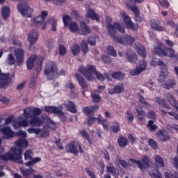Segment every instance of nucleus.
<instances>
[{"label": "nucleus", "mask_w": 178, "mask_h": 178, "mask_svg": "<svg viewBox=\"0 0 178 178\" xmlns=\"http://www.w3.org/2000/svg\"><path fill=\"white\" fill-rule=\"evenodd\" d=\"M42 113V110L37 107H28L24 109L22 116L25 119H31L29 120V124L33 127H40L42 124V120L40 119L37 116H40Z\"/></svg>", "instance_id": "obj_1"}, {"label": "nucleus", "mask_w": 178, "mask_h": 178, "mask_svg": "<svg viewBox=\"0 0 178 178\" xmlns=\"http://www.w3.org/2000/svg\"><path fill=\"white\" fill-rule=\"evenodd\" d=\"M78 72L81 73L88 81H95V77L94 76V74L96 75L97 80H99V81H104V80H105V76H104V74L97 71V68H95V66L94 65H88L86 68L83 66H80L78 69Z\"/></svg>", "instance_id": "obj_2"}, {"label": "nucleus", "mask_w": 178, "mask_h": 178, "mask_svg": "<svg viewBox=\"0 0 178 178\" xmlns=\"http://www.w3.org/2000/svg\"><path fill=\"white\" fill-rule=\"evenodd\" d=\"M2 144V139L0 138V158L3 161H14L17 163H23V160H22V150L11 148V154L8 153L5 155L3 154V147L1 146Z\"/></svg>", "instance_id": "obj_3"}, {"label": "nucleus", "mask_w": 178, "mask_h": 178, "mask_svg": "<svg viewBox=\"0 0 178 178\" xmlns=\"http://www.w3.org/2000/svg\"><path fill=\"white\" fill-rule=\"evenodd\" d=\"M165 45L162 43L159 42L158 47H155L152 49L154 54L159 55V56H168L169 58H175L176 54H175V50L172 48H168L163 49Z\"/></svg>", "instance_id": "obj_4"}, {"label": "nucleus", "mask_w": 178, "mask_h": 178, "mask_svg": "<svg viewBox=\"0 0 178 178\" xmlns=\"http://www.w3.org/2000/svg\"><path fill=\"white\" fill-rule=\"evenodd\" d=\"M16 136L17 137H22V138H20L19 140L15 141V147H13L15 149H19L21 151V155L23 152V150L22 149V148H27L29 147V142L24 139L27 137V133L24 131H19L18 132L16 133Z\"/></svg>", "instance_id": "obj_5"}, {"label": "nucleus", "mask_w": 178, "mask_h": 178, "mask_svg": "<svg viewBox=\"0 0 178 178\" xmlns=\"http://www.w3.org/2000/svg\"><path fill=\"white\" fill-rule=\"evenodd\" d=\"M106 22L108 33L112 38H113V36L116 34V30H118L120 33H124V26H121L119 23H114L113 25H111V23L112 22V19H111V17H107L106 18Z\"/></svg>", "instance_id": "obj_6"}, {"label": "nucleus", "mask_w": 178, "mask_h": 178, "mask_svg": "<svg viewBox=\"0 0 178 178\" xmlns=\"http://www.w3.org/2000/svg\"><path fill=\"white\" fill-rule=\"evenodd\" d=\"M42 57H37V56H31L26 61V66L29 70H31L34 67V62H36L38 67H36V72H41L42 69Z\"/></svg>", "instance_id": "obj_7"}, {"label": "nucleus", "mask_w": 178, "mask_h": 178, "mask_svg": "<svg viewBox=\"0 0 178 178\" xmlns=\"http://www.w3.org/2000/svg\"><path fill=\"white\" fill-rule=\"evenodd\" d=\"M17 8L22 16L25 17H31L33 14V8H30L29 3L24 0L22 3H19L17 5Z\"/></svg>", "instance_id": "obj_8"}, {"label": "nucleus", "mask_w": 178, "mask_h": 178, "mask_svg": "<svg viewBox=\"0 0 178 178\" xmlns=\"http://www.w3.org/2000/svg\"><path fill=\"white\" fill-rule=\"evenodd\" d=\"M57 72L58 67L54 62L50 61L47 63L45 67L44 73L49 80H52V79H54V77L55 76V74L57 73Z\"/></svg>", "instance_id": "obj_9"}, {"label": "nucleus", "mask_w": 178, "mask_h": 178, "mask_svg": "<svg viewBox=\"0 0 178 178\" xmlns=\"http://www.w3.org/2000/svg\"><path fill=\"white\" fill-rule=\"evenodd\" d=\"M33 152L31 150H27L24 153V159L25 161H29L25 163V166L28 168H33L35 163H38V162H41V158L35 157L33 159Z\"/></svg>", "instance_id": "obj_10"}, {"label": "nucleus", "mask_w": 178, "mask_h": 178, "mask_svg": "<svg viewBox=\"0 0 178 178\" xmlns=\"http://www.w3.org/2000/svg\"><path fill=\"white\" fill-rule=\"evenodd\" d=\"M63 22L66 27H69L72 33H79V25L76 22H72V18L69 15L63 17Z\"/></svg>", "instance_id": "obj_11"}, {"label": "nucleus", "mask_w": 178, "mask_h": 178, "mask_svg": "<svg viewBox=\"0 0 178 178\" xmlns=\"http://www.w3.org/2000/svg\"><path fill=\"white\" fill-rule=\"evenodd\" d=\"M65 149L67 152H71V154H74V155L79 154V150L80 154L84 152L83 149H81V145L79 142H74L65 145Z\"/></svg>", "instance_id": "obj_12"}, {"label": "nucleus", "mask_w": 178, "mask_h": 178, "mask_svg": "<svg viewBox=\"0 0 178 178\" xmlns=\"http://www.w3.org/2000/svg\"><path fill=\"white\" fill-rule=\"evenodd\" d=\"M113 40L118 42V44H122V45H131L134 42V38L127 35L124 38H119L118 36H113Z\"/></svg>", "instance_id": "obj_13"}, {"label": "nucleus", "mask_w": 178, "mask_h": 178, "mask_svg": "<svg viewBox=\"0 0 178 178\" xmlns=\"http://www.w3.org/2000/svg\"><path fill=\"white\" fill-rule=\"evenodd\" d=\"M121 17H122L124 23L128 29H131V30H133L134 31L138 30V24H134L133 21H131V18L126 15V13H121Z\"/></svg>", "instance_id": "obj_14"}, {"label": "nucleus", "mask_w": 178, "mask_h": 178, "mask_svg": "<svg viewBox=\"0 0 178 178\" xmlns=\"http://www.w3.org/2000/svg\"><path fill=\"white\" fill-rule=\"evenodd\" d=\"M10 81H12V79H10L9 74H1L0 70V88L6 90L9 87Z\"/></svg>", "instance_id": "obj_15"}, {"label": "nucleus", "mask_w": 178, "mask_h": 178, "mask_svg": "<svg viewBox=\"0 0 178 178\" xmlns=\"http://www.w3.org/2000/svg\"><path fill=\"white\" fill-rule=\"evenodd\" d=\"M145 69H147V63H145L144 60H142L139 61V66L136 67V69L129 70V74L131 76H138V74H141Z\"/></svg>", "instance_id": "obj_16"}, {"label": "nucleus", "mask_w": 178, "mask_h": 178, "mask_svg": "<svg viewBox=\"0 0 178 178\" xmlns=\"http://www.w3.org/2000/svg\"><path fill=\"white\" fill-rule=\"evenodd\" d=\"M38 40V31L37 30L31 31L28 35V41L30 43L29 49H30V51H34V49L33 48V45H34V44L37 42Z\"/></svg>", "instance_id": "obj_17"}, {"label": "nucleus", "mask_w": 178, "mask_h": 178, "mask_svg": "<svg viewBox=\"0 0 178 178\" xmlns=\"http://www.w3.org/2000/svg\"><path fill=\"white\" fill-rule=\"evenodd\" d=\"M45 112H48L49 113H56V115H60V118L63 122L66 120V118L65 117V113L56 108V106H48L44 107Z\"/></svg>", "instance_id": "obj_18"}, {"label": "nucleus", "mask_w": 178, "mask_h": 178, "mask_svg": "<svg viewBox=\"0 0 178 178\" xmlns=\"http://www.w3.org/2000/svg\"><path fill=\"white\" fill-rule=\"evenodd\" d=\"M47 16H48V11H42L40 15L31 19V25L33 26V27L40 26L41 23L45 20V17H47Z\"/></svg>", "instance_id": "obj_19"}, {"label": "nucleus", "mask_w": 178, "mask_h": 178, "mask_svg": "<svg viewBox=\"0 0 178 178\" xmlns=\"http://www.w3.org/2000/svg\"><path fill=\"white\" fill-rule=\"evenodd\" d=\"M18 120H21L19 122H15L13 124V127L15 129L17 130L19 127H28L29 124H30L29 121H27L26 119H23V117L19 116L17 118Z\"/></svg>", "instance_id": "obj_20"}, {"label": "nucleus", "mask_w": 178, "mask_h": 178, "mask_svg": "<svg viewBox=\"0 0 178 178\" xmlns=\"http://www.w3.org/2000/svg\"><path fill=\"white\" fill-rule=\"evenodd\" d=\"M151 65L153 66H160V69H161V72L160 75L166 77L168 76V70L166 69V65L163 63L162 61H155V60H152L151 62Z\"/></svg>", "instance_id": "obj_21"}, {"label": "nucleus", "mask_w": 178, "mask_h": 178, "mask_svg": "<svg viewBox=\"0 0 178 178\" xmlns=\"http://www.w3.org/2000/svg\"><path fill=\"white\" fill-rule=\"evenodd\" d=\"M17 63L19 66L24 62V50L23 49H16L15 50Z\"/></svg>", "instance_id": "obj_22"}, {"label": "nucleus", "mask_w": 178, "mask_h": 178, "mask_svg": "<svg viewBox=\"0 0 178 178\" xmlns=\"http://www.w3.org/2000/svg\"><path fill=\"white\" fill-rule=\"evenodd\" d=\"M1 133L3 136L2 137L3 140H8L12 138L15 136V132L12 131V129L10 127H5L1 129Z\"/></svg>", "instance_id": "obj_23"}, {"label": "nucleus", "mask_w": 178, "mask_h": 178, "mask_svg": "<svg viewBox=\"0 0 178 178\" xmlns=\"http://www.w3.org/2000/svg\"><path fill=\"white\" fill-rule=\"evenodd\" d=\"M123 91H124L123 83H118L114 86L113 89L108 88V93L111 95L113 94H122Z\"/></svg>", "instance_id": "obj_24"}, {"label": "nucleus", "mask_w": 178, "mask_h": 178, "mask_svg": "<svg viewBox=\"0 0 178 178\" xmlns=\"http://www.w3.org/2000/svg\"><path fill=\"white\" fill-rule=\"evenodd\" d=\"M19 170L24 178H31V176L35 173V170L31 168H21Z\"/></svg>", "instance_id": "obj_25"}, {"label": "nucleus", "mask_w": 178, "mask_h": 178, "mask_svg": "<svg viewBox=\"0 0 178 178\" xmlns=\"http://www.w3.org/2000/svg\"><path fill=\"white\" fill-rule=\"evenodd\" d=\"M156 137L159 141H169L170 140V136L165 131H159Z\"/></svg>", "instance_id": "obj_26"}, {"label": "nucleus", "mask_w": 178, "mask_h": 178, "mask_svg": "<svg viewBox=\"0 0 178 178\" xmlns=\"http://www.w3.org/2000/svg\"><path fill=\"white\" fill-rule=\"evenodd\" d=\"M126 60L130 63H136L137 62V55L134 54V51L128 50L126 52Z\"/></svg>", "instance_id": "obj_27"}, {"label": "nucleus", "mask_w": 178, "mask_h": 178, "mask_svg": "<svg viewBox=\"0 0 178 178\" xmlns=\"http://www.w3.org/2000/svg\"><path fill=\"white\" fill-rule=\"evenodd\" d=\"M177 84V81L175 79H168L165 81V83L161 84L163 88H165V90H170V88H173Z\"/></svg>", "instance_id": "obj_28"}, {"label": "nucleus", "mask_w": 178, "mask_h": 178, "mask_svg": "<svg viewBox=\"0 0 178 178\" xmlns=\"http://www.w3.org/2000/svg\"><path fill=\"white\" fill-rule=\"evenodd\" d=\"M134 48L137 51L138 54L142 56V58H145L147 56L145 48L140 44V43H135Z\"/></svg>", "instance_id": "obj_29"}, {"label": "nucleus", "mask_w": 178, "mask_h": 178, "mask_svg": "<svg viewBox=\"0 0 178 178\" xmlns=\"http://www.w3.org/2000/svg\"><path fill=\"white\" fill-rule=\"evenodd\" d=\"M150 26L152 29L156 31H166V28L159 25V22L156 20H152L150 22Z\"/></svg>", "instance_id": "obj_30"}, {"label": "nucleus", "mask_w": 178, "mask_h": 178, "mask_svg": "<svg viewBox=\"0 0 178 178\" xmlns=\"http://www.w3.org/2000/svg\"><path fill=\"white\" fill-rule=\"evenodd\" d=\"M80 26L81 31H79L78 32L79 33V34H82L83 35H88V34H90L91 33V29H90L87 24H86V23H84L83 22L80 23Z\"/></svg>", "instance_id": "obj_31"}, {"label": "nucleus", "mask_w": 178, "mask_h": 178, "mask_svg": "<svg viewBox=\"0 0 178 178\" xmlns=\"http://www.w3.org/2000/svg\"><path fill=\"white\" fill-rule=\"evenodd\" d=\"M75 76L81 88H83V90H87V88H88V85H87V82H86V79H84V78L79 74H76Z\"/></svg>", "instance_id": "obj_32"}, {"label": "nucleus", "mask_w": 178, "mask_h": 178, "mask_svg": "<svg viewBox=\"0 0 178 178\" xmlns=\"http://www.w3.org/2000/svg\"><path fill=\"white\" fill-rule=\"evenodd\" d=\"M134 3V1L129 0V2L127 3V6L128 9H130V10H132L133 13H134L135 15H140V9L138 8L137 6H133Z\"/></svg>", "instance_id": "obj_33"}, {"label": "nucleus", "mask_w": 178, "mask_h": 178, "mask_svg": "<svg viewBox=\"0 0 178 178\" xmlns=\"http://www.w3.org/2000/svg\"><path fill=\"white\" fill-rule=\"evenodd\" d=\"M99 107L97 105L95 106H89L83 108V112L86 113L88 116H90V115H93L94 112L95 111H98Z\"/></svg>", "instance_id": "obj_34"}, {"label": "nucleus", "mask_w": 178, "mask_h": 178, "mask_svg": "<svg viewBox=\"0 0 178 178\" xmlns=\"http://www.w3.org/2000/svg\"><path fill=\"white\" fill-rule=\"evenodd\" d=\"M136 112H137V118L140 122H144V119H145V111L143 109V108H139L138 106H136L135 108Z\"/></svg>", "instance_id": "obj_35"}, {"label": "nucleus", "mask_w": 178, "mask_h": 178, "mask_svg": "<svg viewBox=\"0 0 178 178\" xmlns=\"http://www.w3.org/2000/svg\"><path fill=\"white\" fill-rule=\"evenodd\" d=\"M64 105L70 112H72V113H76L77 112V110H76V106H74V102L67 101L65 102Z\"/></svg>", "instance_id": "obj_36"}, {"label": "nucleus", "mask_w": 178, "mask_h": 178, "mask_svg": "<svg viewBox=\"0 0 178 178\" xmlns=\"http://www.w3.org/2000/svg\"><path fill=\"white\" fill-rule=\"evenodd\" d=\"M87 17L92 19V20H96L98 22L99 20V16L95 14V11L92 9H89L87 13Z\"/></svg>", "instance_id": "obj_37"}, {"label": "nucleus", "mask_w": 178, "mask_h": 178, "mask_svg": "<svg viewBox=\"0 0 178 178\" xmlns=\"http://www.w3.org/2000/svg\"><path fill=\"white\" fill-rule=\"evenodd\" d=\"M106 169L107 173H111V175H113V176H116L117 175L116 168H115V166L113 165V164H112V163H109L107 165Z\"/></svg>", "instance_id": "obj_38"}, {"label": "nucleus", "mask_w": 178, "mask_h": 178, "mask_svg": "<svg viewBox=\"0 0 178 178\" xmlns=\"http://www.w3.org/2000/svg\"><path fill=\"white\" fill-rule=\"evenodd\" d=\"M1 14H2L3 19H4V20H6L10 15V8H9V7H6V6L2 7Z\"/></svg>", "instance_id": "obj_39"}, {"label": "nucleus", "mask_w": 178, "mask_h": 178, "mask_svg": "<svg viewBox=\"0 0 178 178\" xmlns=\"http://www.w3.org/2000/svg\"><path fill=\"white\" fill-rule=\"evenodd\" d=\"M118 143L121 148H124V147L129 145V140L126 137H121L118 139Z\"/></svg>", "instance_id": "obj_40"}, {"label": "nucleus", "mask_w": 178, "mask_h": 178, "mask_svg": "<svg viewBox=\"0 0 178 178\" xmlns=\"http://www.w3.org/2000/svg\"><path fill=\"white\" fill-rule=\"evenodd\" d=\"M129 161L132 163H135L136 165H137L138 168H139V169H140V170L145 169V165H144V163H143V162H141V161L136 160L134 159H130Z\"/></svg>", "instance_id": "obj_41"}, {"label": "nucleus", "mask_w": 178, "mask_h": 178, "mask_svg": "<svg viewBox=\"0 0 178 178\" xmlns=\"http://www.w3.org/2000/svg\"><path fill=\"white\" fill-rule=\"evenodd\" d=\"M127 119L129 123H133L134 121V114L130 110H127L126 112Z\"/></svg>", "instance_id": "obj_42"}, {"label": "nucleus", "mask_w": 178, "mask_h": 178, "mask_svg": "<svg viewBox=\"0 0 178 178\" xmlns=\"http://www.w3.org/2000/svg\"><path fill=\"white\" fill-rule=\"evenodd\" d=\"M147 127L149 129L150 131H156L158 130V126H156L152 120H149Z\"/></svg>", "instance_id": "obj_43"}, {"label": "nucleus", "mask_w": 178, "mask_h": 178, "mask_svg": "<svg viewBox=\"0 0 178 178\" xmlns=\"http://www.w3.org/2000/svg\"><path fill=\"white\" fill-rule=\"evenodd\" d=\"M97 120L98 123H99V124L103 125L104 129H108L109 127V125L108 124V123H106V120L102 118V117H99L98 118H97Z\"/></svg>", "instance_id": "obj_44"}, {"label": "nucleus", "mask_w": 178, "mask_h": 178, "mask_svg": "<svg viewBox=\"0 0 178 178\" xmlns=\"http://www.w3.org/2000/svg\"><path fill=\"white\" fill-rule=\"evenodd\" d=\"M71 51L73 55H79V54L80 53V47L77 44H74L71 47Z\"/></svg>", "instance_id": "obj_45"}, {"label": "nucleus", "mask_w": 178, "mask_h": 178, "mask_svg": "<svg viewBox=\"0 0 178 178\" xmlns=\"http://www.w3.org/2000/svg\"><path fill=\"white\" fill-rule=\"evenodd\" d=\"M91 97L93 102H95L96 104L99 102V100L101 99V97H99V93L98 92L92 93Z\"/></svg>", "instance_id": "obj_46"}, {"label": "nucleus", "mask_w": 178, "mask_h": 178, "mask_svg": "<svg viewBox=\"0 0 178 178\" xmlns=\"http://www.w3.org/2000/svg\"><path fill=\"white\" fill-rule=\"evenodd\" d=\"M107 54L108 55L114 56V58H115V56H118V54L116 53V51L115 50V49H113V47L112 46H108L107 47Z\"/></svg>", "instance_id": "obj_47"}, {"label": "nucleus", "mask_w": 178, "mask_h": 178, "mask_svg": "<svg viewBox=\"0 0 178 178\" xmlns=\"http://www.w3.org/2000/svg\"><path fill=\"white\" fill-rule=\"evenodd\" d=\"M35 81H37V75L36 74L31 75L30 82H29L30 88H34L35 86Z\"/></svg>", "instance_id": "obj_48"}, {"label": "nucleus", "mask_w": 178, "mask_h": 178, "mask_svg": "<svg viewBox=\"0 0 178 178\" xmlns=\"http://www.w3.org/2000/svg\"><path fill=\"white\" fill-rule=\"evenodd\" d=\"M111 77L116 79L117 80H122L124 78V74L122 72H114L112 74Z\"/></svg>", "instance_id": "obj_49"}, {"label": "nucleus", "mask_w": 178, "mask_h": 178, "mask_svg": "<svg viewBox=\"0 0 178 178\" xmlns=\"http://www.w3.org/2000/svg\"><path fill=\"white\" fill-rule=\"evenodd\" d=\"M49 23L51 24V31H56V21L55 19V18L51 17L49 19Z\"/></svg>", "instance_id": "obj_50"}, {"label": "nucleus", "mask_w": 178, "mask_h": 178, "mask_svg": "<svg viewBox=\"0 0 178 178\" xmlns=\"http://www.w3.org/2000/svg\"><path fill=\"white\" fill-rule=\"evenodd\" d=\"M111 130L113 133H118V131H120V125H119V123L113 122Z\"/></svg>", "instance_id": "obj_51"}, {"label": "nucleus", "mask_w": 178, "mask_h": 178, "mask_svg": "<svg viewBox=\"0 0 178 178\" xmlns=\"http://www.w3.org/2000/svg\"><path fill=\"white\" fill-rule=\"evenodd\" d=\"M0 102L4 105H8L10 102V99L3 95H0Z\"/></svg>", "instance_id": "obj_52"}, {"label": "nucleus", "mask_w": 178, "mask_h": 178, "mask_svg": "<svg viewBox=\"0 0 178 178\" xmlns=\"http://www.w3.org/2000/svg\"><path fill=\"white\" fill-rule=\"evenodd\" d=\"M28 133L29 134H36L38 135L40 133H41V129L39 128L34 129V128H29L27 129Z\"/></svg>", "instance_id": "obj_53"}, {"label": "nucleus", "mask_w": 178, "mask_h": 178, "mask_svg": "<svg viewBox=\"0 0 178 178\" xmlns=\"http://www.w3.org/2000/svg\"><path fill=\"white\" fill-rule=\"evenodd\" d=\"M142 161L143 162L144 165H145L146 166H149L152 163V161H151V159H149V157L147 156H143Z\"/></svg>", "instance_id": "obj_54"}, {"label": "nucleus", "mask_w": 178, "mask_h": 178, "mask_svg": "<svg viewBox=\"0 0 178 178\" xmlns=\"http://www.w3.org/2000/svg\"><path fill=\"white\" fill-rule=\"evenodd\" d=\"M81 47L82 48V51L84 54H87L88 52V44L86 40H83Z\"/></svg>", "instance_id": "obj_55"}, {"label": "nucleus", "mask_w": 178, "mask_h": 178, "mask_svg": "<svg viewBox=\"0 0 178 178\" xmlns=\"http://www.w3.org/2000/svg\"><path fill=\"white\" fill-rule=\"evenodd\" d=\"M139 102L143 105V106H145L146 108H151V105L145 101V99L142 95H140L139 97Z\"/></svg>", "instance_id": "obj_56"}, {"label": "nucleus", "mask_w": 178, "mask_h": 178, "mask_svg": "<svg viewBox=\"0 0 178 178\" xmlns=\"http://www.w3.org/2000/svg\"><path fill=\"white\" fill-rule=\"evenodd\" d=\"M156 102H157V104H159V105H160L161 106H163V108H168L166 105V101H165V99H162L159 97H156Z\"/></svg>", "instance_id": "obj_57"}, {"label": "nucleus", "mask_w": 178, "mask_h": 178, "mask_svg": "<svg viewBox=\"0 0 178 178\" xmlns=\"http://www.w3.org/2000/svg\"><path fill=\"white\" fill-rule=\"evenodd\" d=\"M46 45L49 49H52L55 47V40L54 39H48Z\"/></svg>", "instance_id": "obj_58"}, {"label": "nucleus", "mask_w": 178, "mask_h": 178, "mask_svg": "<svg viewBox=\"0 0 178 178\" xmlns=\"http://www.w3.org/2000/svg\"><path fill=\"white\" fill-rule=\"evenodd\" d=\"M81 134L83 137H84V138H86L89 144H92V141H91V139L90 138V136L88 135V134H87V132H86V131L84 130L81 131Z\"/></svg>", "instance_id": "obj_59"}, {"label": "nucleus", "mask_w": 178, "mask_h": 178, "mask_svg": "<svg viewBox=\"0 0 178 178\" xmlns=\"http://www.w3.org/2000/svg\"><path fill=\"white\" fill-rule=\"evenodd\" d=\"M155 161L161 168H163V166H165V163H163V159H162V157L156 156L155 157Z\"/></svg>", "instance_id": "obj_60"}, {"label": "nucleus", "mask_w": 178, "mask_h": 178, "mask_svg": "<svg viewBox=\"0 0 178 178\" xmlns=\"http://www.w3.org/2000/svg\"><path fill=\"white\" fill-rule=\"evenodd\" d=\"M164 176L165 178H178V172H175L174 174L165 172Z\"/></svg>", "instance_id": "obj_61"}, {"label": "nucleus", "mask_w": 178, "mask_h": 178, "mask_svg": "<svg viewBox=\"0 0 178 178\" xmlns=\"http://www.w3.org/2000/svg\"><path fill=\"white\" fill-rule=\"evenodd\" d=\"M150 177L154 178H162V175L159 171H154V172H149Z\"/></svg>", "instance_id": "obj_62"}, {"label": "nucleus", "mask_w": 178, "mask_h": 178, "mask_svg": "<svg viewBox=\"0 0 178 178\" xmlns=\"http://www.w3.org/2000/svg\"><path fill=\"white\" fill-rule=\"evenodd\" d=\"M149 145L153 148V149H158V143L155 142L153 139H149L148 141Z\"/></svg>", "instance_id": "obj_63"}, {"label": "nucleus", "mask_w": 178, "mask_h": 178, "mask_svg": "<svg viewBox=\"0 0 178 178\" xmlns=\"http://www.w3.org/2000/svg\"><path fill=\"white\" fill-rule=\"evenodd\" d=\"M8 65H15V56H13V55L8 54Z\"/></svg>", "instance_id": "obj_64"}]
</instances>
